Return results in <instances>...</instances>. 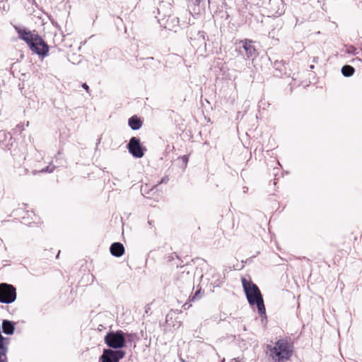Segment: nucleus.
<instances>
[{
	"mask_svg": "<svg viewBox=\"0 0 362 362\" xmlns=\"http://www.w3.org/2000/svg\"><path fill=\"white\" fill-rule=\"evenodd\" d=\"M14 28L18 34V37L27 43L33 52L42 57L47 55L49 47L39 35L22 26Z\"/></svg>",
	"mask_w": 362,
	"mask_h": 362,
	"instance_id": "nucleus-1",
	"label": "nucleus"
},
{
	"mask_svg": "<svg viewBox=\"0 0 362 362\" xmlns=\"http://www.w3.org/2000/svg\"><path fill=\"white\" fill-rule=\"evenodd\" d=\"M293 345L287 339H279L274 346H267V354L272 362H285L291 357Z\"/></svg>",
	"mask_w": 362,
	"mask_h": 362,
	"instance_id": "nucleus-2",
	"label": "nucleus"
},
{
	"mask_svg": "<svg viewBox=\"0 0 362 362\" xmlns=\"http://www.w3.org/2000/svg\"><path fill=\"white\" fill-rule=\"evenodd\" d=\"M242 284L249 304L252 307L256 305L259 315H264L266 310L264 300L257 286L245 278L242 279Z\"/></svg>",
	"mask_w": 362,
	"mask_h": 362,
	"instance_id": "nucleus-3",
	"label": "nucleus"
},
{
	"mask_svg": "<svg viewBox=\"0 0 362 362\" xmlns=\"http://www.w3.org/2000/svg\"><path fill=\"white\" fill-rule=\"evenodd\" d=\"M158 16H156L158 23L165 21V23H179L180 19L172 15V6L170 3L161 1L157 8Z\"/></svg>",
	"mask_w": 362,
	"mask_h": 362,
	"instance_id": "nucleus-4",
	"label": "nucleus"
},
{
	"mask_svg": "<svg viewBox=\"0 0 362 362\" xmlns=\"http://www.w3.org/2000/svg\"><path fill=\"white\" fill-rule=\"evenodd\" d=\"M107 345L114 349L122 348L125 346V338L122 331L110 332L105 337Z\"/></svg>",
	"mask_w": 362,
	"mask_h": 362,
	"instance_id": "nucleus-5",
	"label": "nucleus"
},
{
	"mask_svg": "<svg viewBox=\"0 0 362 362\" xmlns=\"http://www.w3.org/2000/svg\"><path fill=\"white\" fill-rule=\"evenodd\" d=\"M16 298V288L10 284H0V302L3 303H11Z\"/></svg>",
	"mask_w": 362,
	"mask_h": 362,
	"instance_id": "nucleus-6",
	"label": "nucleus"
},
{
	"mask_svg": "<svg viewBox=\"0 0 362 362\" xmlns=\"http://www.w3.org/2000/svg\"><path fill=\"white\" fill-rule=\"evenodd\" d=\"M124 356L123 351H113L112 349H105L103 355L100 356V362H119Z\"/></svg>",
	"mask_w": 362,
	"mask_h": 362,
	"instance_id": "nucleus-7",
	"label": "nucleus"
},
{
	"mask_svg": "<svg viewBox=\"0 0 362 362\" xmlns=\"http://www.w3.org/2000/svg\"><path fill=\"white\" fill-rule=\"evenodd\" d=\"M129 152L135 158H140L144 156V148L141 147L140 141L136 137H132L127 145Z\"/></svg>",
	"mask_w": 362,
	"mask_h": 362,
	"instance_id": "nucleus-8",
	"label": "nucleus"
},
{
	"mask_svg": "<svg viewBox=\"0 0 362 362\" xmlns=\"http://www.w3.org/2000/svg\"><path fill=\"white\" fill-rule=\"evenodd\" d=\"M241 43L243 44V48L245 51L247 57H251L256 55V49L252 45V41L245 40L241 41Z\"/></svg>",
	"mask_w": 362,
	"mask_h": 362,
	"instance_id": "nucleus-9",
	"label": "nucleus"
},
{
	"mask_svg": "<svg viewBox=\"0 0 362 362\" xmlns=\"http://www.w3.org/2000/svg\"><path fill=\"white\" fill-rule=\"evenodd\" d=\"M110 252L113 256L121 257L124 252V247L122 243H115L110 246Z\"/></svg>",
	"mask_w": 362,
	"mask_h": 362,
	"instance_id": "nucleus-10",
	"label": "nucleus"
},
{
	"mask_svg": "<svg viewBox=\"0 0 362 362\" xmlns=\"http://www.w3.org/2000/svg\"><path fill=\"white\" fill-rule=\"evenodd\" d=\"M2 329L4 333L6 334H12L14 331V324L7 320H3Z\"/></svg>",
	"mask_w": 362,
	"mask_h": 362,
	"instance_id": "nucleus-11",
	"label": "nucleus"
},
{
	"mask_svg": "<svg viewBox=\"0 0 362 362\" xmlns=\"http://www.w3.org/2000/svg\"><path fill=\"white\" fill-rule=\"evenodd\" d=\"M129 125L133 130H137L141 127V122L137 117L134 116L129 118Z\"/></svg>",
	"mask_w": 362,
	"mask_h": 362,
	"instance_id": "nucleus-12",
	"label": "nucleus"
},
{
	"mask_svg": "<svg viewBox=\"0 0 362 362\" xmlns=\"http://www.w3.org/2000/svg\"><path fill=\"white\" fill-rule=\"evenodd\" d=\"M341 73L344 76L349 77L354 74V69L351 66L346 65L342 67Z\"/></svg>",
	"mask_w": 362,
	"mask_h": 362,
	"instance_id": "nucleus-13",
	"label": "nucleus"
},
{
	"mask_svg": "<svg viewBox=\"0 0 362 362\" xmlns=\"http://www.w3.org/2000/svg\"><path fill=\"white\" fill-rule=\"evenodd\" d=\"M7 346L8 344H5V350L4 352L0 351V362H5L4 358H3V357L5 356L6 353L7 351Z\"/></svg>",
	"mask_w": 362,
	"mask_h": 362,
	"instance_id": "nucleus-14",
	"label": "nucleus"
},
{
	"mask_svg": "<svg viewBox=\"0 0 362 362\" xmlns=\"http://www.w3.org/2000/svg\"><path fill=\"white\" fill-rule=\"evenodd\" d=\"M52 171H53V168H51V169H49V168H47V169L42 170V172H49V173H52Z\"/></svg>",
	"mask_w": 362,
	"mask_h": 362,
	"instance_id": "nucleus-15",
	"label": "nucleus"
},
{
	"mask_svg": "<svg viewBox=\"0 0 362 362\" xmlns=\"http://www.w3.org/2000/svg\"><path fill=\"white\" fill-rule=\"evenodd\" d=\"M83 88L86 90L87 91L88 90V86L86 84V83H83Z\"/></svg>",
	"mask_w": 362,
	"mask_h": 362,
	"instance_id": "nucleus-16",
	"label": "nucleus"
},
{
	"mask_svg": "<svg viewBox=\"0 0 362 362\" xmlns=\"http://www.w3.org/2000/svg\"><path fill=\"white\" fill-rule=\"evenodd\" d=\"M168 180V177H164L162 179L161 182H167Z\"/></svg>",
	"mask_w": 362,
	"mask_h": 362,
	"instance_id": "nucleus-17",
	"label": "nucleus"
},
{
	"mask_svg": "<svg viewBox=\"0 0 362 362\" xmlns=\"http://www.w3.org/2000/svg\"><path fill=\"white\" fill-rule=\"evenodd\" d=\"M361 55L362 56V49H361Z\"/></svg>",
	"mask_w": 362,
	"mask_h": 362,
	"instance_id": "nucleus-18",
	"label": "nucleus"
}]
</instances>
